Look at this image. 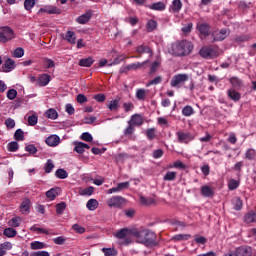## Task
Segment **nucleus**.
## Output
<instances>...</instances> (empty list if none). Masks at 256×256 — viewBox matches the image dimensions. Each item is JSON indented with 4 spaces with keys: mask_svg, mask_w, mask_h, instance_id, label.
Listing matches in <instances>:
<instances>
[{
    "mask_svg": "<svg viewBox=\"0 0 256 256\" xmlns=\"http://www.w3.org/2000/svg\"><path fill=\"white\" fill-rule=\"evenodd\" d=\"M194 47L193 42L189 40H178L168 47V53L173 57H187L191 55Z\"/></svg>",
    "mask_w": 256,
    "mask_h": 256,
    "instance_id": "obj_1",
    "label": "nucleus"
},
{
    "mask_svg": "<svg viewBox=\"0 0 256 256\" xmlns=\"http://www.w3.org/2000/svg\"><path fill=\"white\" fill-rule=\"evenodd\" d=\"M134 237L137 243L145 245V247H157V234L153 230L140 229L136 230Z\"/></svg>",
    "mask_w": 256,
    "mask_h": 256,
    "instance_id": "obj_2",
    "label": "nucleus"
},
{
    "mask_svg": "<svg viewBox=\"0 0 256 256\" xmlns=\"http://www.w3.org/2000/svg\"><path fill=\"white\" fill-rule=\"evenodd\" d=\"M135 233H137V229L122 228L114 234V237H116V239L124 240L123 245H129V243H131L129 238L131 235L135 237Z\"/></svg>",
    "mask_w": 256,
    "mask_h": 256,
    "instance_id": "obj_3",
    "label": "nucleus"
},
{
    "mask_svg": "<svg viewBox=\"0 0 256 256\" xmlns=\"http://www.w3.org/2000/svg\"><path fill=\"white\" fill-rule=\"evenodd\" d=\"M15 39V31L9 26L0 28V43H9Z\"/></svg>",
    "mask_w": 256,
    "mask_h": 256,
    "instance_id": "obj_4",
    "label": "nucleus"
},
{
    "mask_svg": "<svg viewBox=\"0 0 256 256\" xmlns=\"http://www.w3.org/2000/svg\"><path fill=\"white\" fill-rule=\"evenodd\" d=\"M199 55L202 59H215L219 57V52L213 46H204L200 49Z\"/></svg>",
    "mask_w": 256,
    "mask_h": 256,
    "instance_id": "obj_5",
    "label": "nucleus"
},
{
    "mask_svg": "<svg viewBox=\"0 0 256 256\" xmlns=\"http://www.w3.org/2000/svg\"><path fill=\"white\" fill-rule=\"evenodd\" d=\"M229 29L223 28L221 30H214L210 33L212 38V43H217V41H225L229 37Z\"/></svg>",
    "mask_w": 256,
    "mask_h": 256,
    "instance_id": "obj_6",
    "label": "nucleus"
},
{
    "mask_svg": "<svg viewBox=\"0 0 256 256\" xmlns=\"http://www.w3.org/2000/svg\"><path fill=\"white\" fill-rule=\"evenodd\" d=\"M125 202L126 200L122 196H113L106 201V205L110 208L121 209L125 205Z\"/></svg>",
    "mask_w": 256,
    "mask_h": 256,
    "instance_id": "obj_7",
    "label": "nucleus"
},
{
    "mask_svg": "<svg viewBox=\"0 0 256 256\" xmlns=\"http://www.w3.org/2000/svg\"><path fill=\"white\" fill-rule=\"evenodd\" d=\"M186 81H189V75L177 74L173 76L170 85L171 87H179V85H182V83H185Z\"/></svg>",
    "mask_w": 256,
    "mask_h": 256,
    "instance_id": "obj_8",
    "label": "nucleus"
},
{
    "mask_svg": "<svg viewBox=\"0 0 256 256\" xmlns=\"http://www.w3.org/2000/svg\"><path fill=\"white\" fill-rule=\"evenodd\" d=\"M15 69V60L8 58L0 68L2 73H11Z\"/></svg>",
    "mask_w": 256,
    "mask_h": 256,
    "instance_id": "obj_9",
    "label": "nucleus"
},
{
    "mask_svg": "<svg viewBox=\"0 0 256 256\" xmlns=\"http://www.w3.org/2000/svg\"><path fill=\"white\" fill-rule=\"evenodd\" d=\"M147 63H149V60L129 64L124 68V70H121L120 73H127V71H137V69H142V67L147 65Z\"/></svg>",
    "mask_w": 256,
    "mask_h": 256,
    "instance_id": "obj_10",
    "label": "nucleus"
},
{
    "mask_svg": "<svg viewBox=\"0 0 256 256\" xmlns=\"http://www.w3.org/2000/svg\"><path fill=\"white\" fill-rule=\"evenodd\" d=\"M197 30L203 37H209L211 35V26L208 23H198Z\"/></svg>",
    "mask_w": 256,
    "mask_h": 256,
    "instance_id": "obj_11",
    "label": "nucleus"
},
{
    "mask_svg": "<svg viewBox=\"0 0 256 256\" xmlns=\"http://www.w3.org/2000/svg\"><path fill=\"white\" fill-rule=\"evenodd\" d=\"M177 137H178V141L179 143H189L190 141H193V135H191V133L187 132H181L178 131L176 133Z\"/></svg>",
    "mask_w": 256,
    "mask_h": 256,
    "instance_id": "obj_12",
    "label": "nucleus"
},
{
    "mask_svg": "<svg viewBox=\"0 0 256 256\" xmlns=\"http://www.w3.org/2000/svg\"><path fill=\"white\" fill-rule=\"evenodd\" d=\"M92 15L93 13L91 12V10L86 11L84 14L76 19V23H79V25H85L86 23H89V21H91Z\"/></svg>",
    "mask_w": 256,
    "mask_h": 256,
    "instance_id": "obj_13",
    "label": "nucleus"
},
{
    "mask_svg": "<svg viewBox=\"0 0 256 256\" xmlns=\"http://www.w3.org/2000/svg\"><path fill=\"white\" fill-rule=\"evenodd\" d=\"M251 255H253V251L251 250V247L241 246L236 248L235 250V256H251Z\"/></svg>",
    "mask_w": 256,
    "mask_h": 256,
    "instance_id": "obj_14",
    "label": "nucleus"
},
{
    "mask_svg": "<svg viewBox=\"0 0 256 256\" xmlns=\"http://www.w3.org/2000/svg\"><path fill=\"white\" fill-rule=\"evenodd\" d=\"M62 39L67 41V43H70V45H75L77 43V36L75 35V32L71 30H68L65 35L62 36Z\"/></svg>",
    "mask_w": 256,
    "mask_h": 256,
    "instance_id": "obj_15",
    "label": "nucleus"
},
{
    "mask_svg": "<svg viewBox=\"0 0 256 256\" xmlns=\"http://www.w3.org/2000/svg\"><path fill=\"white\" fill-rule=\"evenodd\" d=\"M143 123V116H141L140 114L132 115L131 119L128 121V124H132L134 127H141Z\"/></svg>",
    "mask_w": 256,
    "mask_h": 256,
    "instance_id": "obj_16",
    "label": "nucleus"
},
{
    "mask_svg": "<svg viewBox=\"0 0 256 256\" xmlns=\"http://www.w3.org/2000/svg\"><path fill=\"white\" fill-rule=\"evenodd\" d=\"M51 81V76L49 74H42L37 79V84L39 87H47Z\"/></svg>",
    "mask_w": 256,
    "mask_h": 256,
    "instance_id": "obj_17",
    "label": "nucleus"
},
{
    "mask_svg": "<svg viewBox=\"0 0 256 256\" xmlns=\"http://www.w3.org/2000/svg\"><path fill=\"white\" fill-rule=\"evenodd\" d=\"M74 145H75L74 151L76 153H79L80 155L85 153V149H91V146H89L88 144L83 143V142L76 141V142H74Z\"/></svg>",
    "mask_w": 256,
    "mask_h": 256,
    "instance_id": "obj_18",
    "label": "nucleus"
},
{
    "mask_svg": "<svg viewBox=\"0 0 256 256\" xmlns=\"http://www.w3.org/2000/svg\"><path fill=\"white\" fill-rule=\"evenodd\" d=\"M181 9H183V2H181V0H173L169 11L170 13H179Z\"/></svg>",
    "mask_w": 256,
    "mask_h": 256,
    "instance_id": "obj_19",
    "label": "nucleus"
},
{
    "mask_svg": "<svg viewBox=\"0 0 256 256\" xmlns=\"http://www.w3.org/2000/svg\"><path fill=\"white\" fill-rule=\"evenodd\" d=\"M60 141H61V138H59L58 135H51L46 138L45 143L49 145V147H57Z\"/></svg>",
    "mask_w": 256,
    "mask_h": 256,
    "instance_id": "obj_20",
    "label": "nucleus"
},
{
    "mask_svg": "<svg viewBox=\"0 0 256 256\" xmlns=\"http://www.w3.org/2000/svg\"><path fill=\"white\" fill-rule=\"evenodd\" d=\"M136 53H138L139 55H143L145 53H148V55H150V57H153V50H151V48L149 46H146V45H139L136 48Z\"/></svg>",
    "mask_w": 256,
    "mask_h": 256,
    "instance_id": "obj_21",
    "label": "nucleus"
},
{
    "mask_svg": "<svg viewBox=\"0 0 256 256\" xmlns=\"http://www.w3.org/2000/svg\"><path fill=\"white\" fill-rule=\"evenodd\" d=\"M29 207H31V200L25 198L20 205L21 213H23V215L29 214Z\"/></svg>",
    "mask_w": 256,
    "mask_h": 256,
    "instance_id": "obj_22",
    "label": "nucleus"
},
{
    "mask_svg": "<svg viewBox=\"0 0 256 256\" xmlns=\"http://www.w3.org/2000/svg\"><path fill=\"white\" fill-rule=\"evenodd\" d=\"M200 193L203 197H213L215 195V191L208 185H204L200 189Z\"/></svg>",
    "mask_w": 256,
    "mask_h": 256,
    "instance_id": "obj_23",
    "label": "nucleus"
},
{
    "mask_svg": "<svg viewBox=\"0 0 256 256\" xmlns=\"http://www.w3.org/2000/svg\"><path fill=\"white\" fill-rule=\"evenodd\" d=\"M228 97H229V99H231L232 101L237 103V101H239L241 99V93L235 91L234 88H230L228 90Z\"/></svg>",
    "mask_w": 256,
    "mask_h": 256,
    "instance_id": "obj_24",
    "label": "nucleus"
},
{
    "mask_svg": "<svg viewBox=\"0 0 256 256\" xmlns=\"http://www.w3.org/2000/svg\"><path fill=\"white\" fill-rule=\"evenodd\" d=\"M30 249H32V251L47 249V244L41 241H33L30 243Z\"/></svg>",
    "mask_w": 256,
    "mask_h": 256,
    "instance_id": "obj_25",
    "label": "nucleus"
},
{
    "mask_svg": "<svg viewBox=\"0 0 256 256\" xmlns=\"http://www.w3.org/2000/svg\"><path fill=\"white\" fill-rule=\"evenodd\" d=\"M166 7L167 6L161 1L148 5V9H151L152 11H165Z\"/></svg>",
    "mask_w": 256,
    "mask_h": 256,
    "instance_id": "obj_26",
    "label": "nucleus"
},
{
    "mask_svg": "<svg viewBox=\"0 0 256 256\" xmlns=\"http://www.w3.org/2000/svg\"><path fill=\"white\" fill-rule=\"evenodd\" d=\"M93 63H95V60L93 59V57H88V58L80 59L78 65L80 67H91Z\"/></svg>",
    "mask_w": 256,
    "mask_h": 256,
    "instance_id": "obj_27",
    "label": "nucleus"
},
{
    "mask_svg": "<svg viewBox=\"0 0 256 256\" xmlns=\"http://www.w3.org/2000/svg\"><path fill=\"white\" fill-rule=\"evenodd\" d=\"M147 93H149V90H145L143 88L137 89L136 98L138 99V101H145Z\"/></svg>",
    "mask_w": 256,
    "mask_h": 256,
    "instance_id": "obj_28",
    "label": "nucleus"
},
{
    "mask_svg": "<svg viewBox=\"0 0 256 256\" xmlns=\"http://www.w3.org/2000/svg\"><path fill=\"white\" fill-rule=\"evenodd\" d=\"M191 239V234H176L172 237V241H189Z\"/></svg>",
    "mask_w": 256,
    "mask_h": 256,
    "instance_id": "obj_29",
    "label": "nucleus"
},
{
    "mask_svg": "<svg viewBox=\"0 0 256 256\" xmlns=\"http://www.w3.org/2000/svg\"><path fill=\"white\" fill-rule=\"evenodd\" d=\"M45 116L47 119H52V121H55L59 117V113H57V110L50 108L45 112Z\"/></svg>",
    "mask_w": 256,
    "mask_h": 256,
    "instance_id": "obj_30",
    "label": "nucleus"
},
{
    "mask_svg": "<svg viewBox=\"0 0 256 256\" xmlns=\"http://www.w3.org/2000/svg\"><path fill=\"white\" fill-rule=\"evenodd\" d=\"M86 207L89 211H95V209L99 207V201H97V199H90L86 203Z\"/></svg>",
    "mask_w": 256,
    "mask_h": 256,
    "instance_id": "obj_31",
    "label": "nucleus"
},
{
    "mask_svg": "<svg viewBox=\"0 0 256 256\" xmlns=\"http://www.w3.org/2000/svg\"><path fill=\"white\" fill-rule=\"evenodd\" d=\"M232 204H233V209L235 211H241V209H243V201L239 197L234 198L232 200Z\"/></svg>",
    "mask_w": 256,
    "mask_h": 256,
    "instance_id": "obj_32",
    "label": "nucleus"
},
{
    "mask_svg": "<svg viewBox=\"0 0 256 256\" xmlns=\"http://www.w3.org/2000/svg\"><path fill=\"white\" fill-rule=\"evenodd\" d=\"M245 223H256V212L250 211L244 216Z\"/></svg>",
    "mask_w": 256,
    "mask_h": 256,
    "instance_id": "obj_33",
    "label": "nucleus"
},
{
    "mask_svg": "<svg viewBox=\"0 0 256 256\" xmlns=\"http://www.w3.org/2000/svg\"><path fill=\"white\" fill-rule=\"evenodd\" d=\"M230 83L234 89H239L240 87H243V80L239 79L238 77H231Z\"/></svg>",
    "mask_w": 256,
    "mask_h": 256,
    "instance_id": "obj_34",
    "label": "nucleus"
},
{
    "mask_svg": "<svg viewBox=\"0 0 256 256\" xmlns=\"http://www.w3.org/2000/svg\"><path fill=\"white\" fill-rule=\"evenodd\" d=\"M146 137L149 141H153V139H157V129L149 128L146 130Z\"/></svg>",
    "mask_w": 256,
    "mask_h": 256,
    "instance_id": "obj_35",
    "label": "nucleus"
},
{
    "mask_svg": "<svg viewBox=\"0 0 256 256\" xmlns=\"http://www.w3.org/2000/svg\"><path fill=\"white\" fill-rule=\"evenodd\" d=\"M55 177H57V179H67V177H69V173L66 172L65 169L59 168L55 172Z\"/></svg>",
    "mask_w": 256,
    "mask_h": 256,
    "instance_id": "obj_36",
    "label": "nucleus"
},
{
    "mask_svg": "<svg viewBox=\"0 0 256 256\" xmlns=\"http://www.w3.org/2000/svg\"><path fill=\"white\" fill-rule=\"evenodd\" d=\"M157 21L150 19L148 20L147 24H146V29L148 31V33H151L153 31H155V29H157Z\"/></svg>",
    "mask_w": 256,
    "mask_h": 256,
    "instance_id": "obj_37",
    "label": "nucleus"
},
{
    "mask_svg": "<svg viewBox=\"0 0 256 256\" xmlns=\"http://www.w3.org/2000/svg\"><path fill=\"white\" fill-rule=\"evenodd\" d=\"M102 253L104 256H117L119 254L115 248H102Z\"/></svg>",
    "mask_w": 256,
    "mask_h": 256,
    "instance_id": "obj_38",
    "label": "nucleus"
},
{
    "mask_svg": "<svg viewBox=\"0 0 256 256\" xmlns=\"http://www.w3.org/2000/svg\"><path fill=\"white\" fill-rule=\"evenodd\" d=\"M55 169V164H53V160L48 159L44 165V171L45 173H51Z\"/></svg>",
    "mask_w": 256,
    "mask_h": 256,
    "instance_id": "obj_39",
    "label": "nucleus"
},
{
    "mask_svg": "<svg viewBox=\"0 0 256 256\" xmlns=\"http://www.w3.org/2000/svg\"><path fill=\"white\" fill-rule=\"evenodd\" d=\"M193 113H195V110H193L192 106L187 105L182 109V115L184 117H191V115H193Z\"/></svg>",
    "mask_w": 256,
    "mask_h": 256,
    "instance_id": "obj_40",
    "label": "nucleus"
},
{
    "mask_svg": "<svg viewBox=\"0 0 256 256\" xmlns=\"http://www.w3.org/2000/svg\"><path fill=\"white\" fill-rule=\"evenodd\" d=\"M256 157V150L253 148H250L245 153V159H248V161H253Z\"/></svg>",
    "mask_w": 256,
    "mask_h": 256,
    "instance_id": "obj_41",
    "label": "nucleus"
},
{
    "mask_svg": "<svg viewBox=\"0 0 256 256\" xmlns=\"http://www.w3.org/2000/svg\"><path fill=\"white\" fill-rule=\"evenodd\" d=\"M65 209H67V204L65 202L56 204L57 215H63V213L65 212Z\"/></svg>",
    "mask_w": 256,
    "mask_h": 256,
    "instance_id": "obj_42",
    "label": "nucleus"
},
{
    "mask_svg": "<svg viewBox=\"0 0 256 256\" xmlns=\"http://www.w3.org/2000/svg\"><path fill=\"white\" fill-rule=\"evenodd\" d=\"M251 35L249 34H244V35H241V36H237L235 38V41L236 43H246L247 41H251Z\"/></svg>",
    "mask_w": 256,
    "mask_h": 256,
    "instance_id": "obj_43",
    "label": "nucleus"
},
{
    "mask_svg": "<svg viewBox=\"0 0 256 256\" xmlns=\"http://www.w3.org/2000/svg\"><path fill=\"white\" fill-rule=\"evenodd\" d=\"M15 141H23L25 139V132L22 129H17L14 133Z\"/></svg>",
    "mask_w": 256,
    "mask_h": 256,
    "instance_id": "obj_44",
    "label": "nucleus"
},
{
    "mask_svg": "<svg viewBox=\"0 0 256 256\" xmlns=\"http://www.w3.org/2000/svg\"><path fill=\"white\" fill-rule=\"evenodd\" d=\"M107 107L110 111H117L119 109V100H111Z\"/></svg>",
    "mask_w": 256,
    "mask_h": 256,
    "instance_id": "obj_45",
    "label": "nucleus"
},
{
    "mask_svg": "<svg viewBox=\"0 0 256 256\" xmlns=\"http://www.w3.org/2000/svg\"><path fill=\"white\" fill-rule=\"evenodd\" d=\"M94 191H95V188H93L92 186H89V187L81 190L79 193H80V195H83L86 197H91V195H93Z\"/></svg>",
    "mask_w": 256,
    "mask_h": 256,
    "instance_id": "obj_46",
    "label": "nucleus"
},
{
    "mask_svg": "<svg viewBox=\"0 0 256 256\" xmlns=\"http://www.w3.org/2000/svg\"><path fill=\"white\" fill-rule=\"evenodd\" d=\"M164 181H175L177 179V172L169 171L164 176Z\"/></svg>",
    "mask_w": 256,
    "mask_h": 256,
    "instance_id": "obj_47",
    "label": "nucleus"
},
{
    "mask_svg": "<svg viewBox=\"0 0 256 256\" xmlns=\"http://www.w3.org/2000/svg\"><path fill=\"white\" fill-rule=\"evenodd\" d=\"M3 235H5V237H15L17 235V230H15L14 228H6L3 231Z\"/></svg>",
    "mask_w": 256,
    "mask_h": 256,
    "instance_id": "obj_48",
    "label": "nucleus"
},
{
    "mask_svg": "<svg viewBox=\"0 0 256 256\" xmlns=\"http://www.w3.org/2000/svg\"><path fill=\"white\" fill-rule=\"evenodd\" d=\"M140 203H141V205H146V206L153 205V203H155V199L141 196Z\"/></svg>",
    "mask_w": 256,
    "mask_h": 256,
    "instance_id": "obj_49",
    "label": "nucleus"
},
{
    "mask_svg": "<svg viewBox=\"0 0 256 256\" xmlns=\"http://www.w3.org/2000/svg\"><path fill=\"white\" fill-rule=\"evenodd\" d=\"M7 149L11 153H15V151L19 150V143H17V141H12V142L8 143Z\"/></svg>",
    "mask_w": 256,
    "mask_h": 256,
    "instance_id": "obj_50",
    "label": "nucleus"
},
{
    "mask_svg": "<svg viewBox=\"0 0 256 256\" xmlns=\"http://www.w3.org/2000/svg\"><path fill=\"white\" fill-rule=\"evenodd\" d=\"M239 187V181L235 179H230L228 182V189L229 191H235Z\"/></svg>",
    "mask_w": 256,
    "mask_h": 256,
    "instance_id": "obj_51",
    "label": "nucleus"
},
{
    "mask_svg": "<svg viewBox=\"0 0 256 256\" xmlns=\"http://www.w3.org/2000/svg\"><path fill=\"white\" fill-rule=\"evenodd\" d=\"M46 197H48V199H50V201H53L55 199V197H57V189L51 188L50 190H48L46 192Z\"/></svg>",
    "mask_w": 256,
    "mask_h": 256,
    "instance_id": "obj_52",
    "label": "nucleus"
},
{
    "mask_svg": "<svg viewBox=\"0 0 256 256\" xmlns=\"http://www.w3.org/2000/svg\"><path fill=\"white\" fill-rule=\"evenodd\" d=\"M34 7H35V0L24 1V9H26V11H31Z\"/></svg>",
    "mask_w": 256,
    "mask_h": 256,
    "instance_id": "obj_53",
    "label": "nucleus"
},
{
    "mask_svg": "<svg viewBox=\"0 0 256 256\" xmlns=\"http://www.w3.org/2000/svg\"><path fill=\"white\" fill-rule=\"evenodd\" d=\"M25 55V50L21 47L16 48L13 52V57H16V59H20V57H23Z\"/></svg>",
    "mask_w": 256,
    "mask_h": 256,
    "instance_id": "obj_54",
    "label": "nucleus"
},
{
    "mask_svg": "<svg viewBox=\"0 0 256 256\" xmlns=\"http://www.w3.org/2000/svg\"><path fill=\"white\" fill-rule=\"evenodd\" d=\"M10 227H19L21 225V217H14L9 221Z\"/></svg>",
    "mask_w": 256,
    "mask_h": 256,
    "instance_id": "obj_55",
    "label": "nucleus"
},
{
    "mask_svg": "<svg viewBox=\"0 0 256 256\" xmlns=\"http://www.w3.org/2000/svg\"><path fill=\"white\" fill-rule=\"evenodd\" d=\"M194 241L197 245H205L207 243V238H205V236L196 235Z\"/></svg>",
    "mask_w": 256,
    "mask_h": 256,
    "instance_id": "obj_56",
    "label": "nucleus"
},
{
    "mask_svg": "<svg viewBox=\"0 0 256 256\" xmlns=\"http://www.w3.org/2000/svg\"><path fill=\"white\" fill-rule=\"evenodd\" d=\"M48 15H60L61 14V9L51 6L47 10Z\"/></svg>",
    "mask_w": 256,
    "mask_h": 256,
    "instance_id": "obj_57",
    "label": "nucleus"
},
{
    "mask_svg": "<svg viewBox=\"0 0 256 256\" xmlns=\"http://www.w3.org/2000/svg\"><path fill=\"white\" fill-rule=\"evenodd\" d=\"M82 141H86L87 143H91L93 141V136L89 132H84L81 135Z\"/></svg>",
    "mask_w": 256,
    "mask_h": 256,
    "instance_id": "obj_58",
    "label": "nucleus"
},
{
    "mask_svg": "<svg viewBox=\"0 0 256 256\" xmlns=\"http://www.w3.org/2000/svg\"><path fill=\"white\" fill-rule=\"evenodd\" d=\"M37 121H39V118H37V115L35 114L28 117V123L32 127H35V125H37Z\"/></svg>",
    "mask_w": 256,
    "mask_h": 256,
    "instance_id": "obj_59",
    "label": "nucleus"
},
{
    "mask_svg": "<svg viewBox=\"0 0 256 256\" xmlns=\"http://www.w3.org/2000/svg\"><path fill=\"white\" fill-rule=\"evenodd\" d=\"M73 231L76 233H79L80 235H83L85 233V227L80 226L79 224H74L72 226Z\"/></svg>",
    "mask_w": 256,
    "mask_h": 256,
    "instance_id": "obj_60",
    "label": "nucleus"
},
{
    "mask_svg": "<svg viewBox=\"0 0 256 256\" xmlns=\"http://www.w3.org/2000/svg\"><path fill=\"white\" fill-rule=\"evenodd\" d=\"M135 133V126L133 124H128V127L124 130V135H133Z\"/></svg>",
    "mask_w": 256,
    "mask_h": 256,
    "instance_id": "obj_61",
    "label": "nucleus"
},
{
    "mask_svg": "<svg viewBox=\"0 0 256 256\" xmlns=\"http://www.w3.org/2000/svg\"><path fill=\"white\" fill-rule=\"evenodd\" d=\"M5 125L7 127V129H14L15 127V120L12 118H8L5 120Z\"/></svg>",
    "mask_w": 256,
    "mask_h": 256,
    "instance_id": "obj_62",
    "label": "nucleus"
},
{
    "mask_svg": "<svg viewBox=\"0 0 256 256\" xmlns=\"http://www.w3.org/2000/svg\"><path fill=\"white\" fill-rule=\"evenodd\" d=\"M15 97H17V90L15 89H10L7 92V98L10 99V101H13V99H15Z\"/></svg>",
    "mask_w": 256,
    "mask_h": 256,
    "instance_id": "obj_63",
    "label": "nucleus"
},
{
    "mask_svg": "<svg viewBox=\"0 0 256 256\" xmlns=\"http://www.w3.org/2000/svg\"><path fill=\"white\" fill-rule=\"evenodd\" d=\"M31 256H51L48 251H37L31 254Z\"/></svg>",
    "mask_w": 256,
    "mask_h": 256,
    "instance_id": "obj_64",
    "label": "nucleus"
}]
</instances>
